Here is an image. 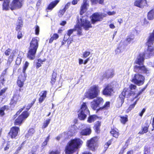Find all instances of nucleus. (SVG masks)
Here are the masks:
<instances>
[{
    "mask_svg": "<svg viewBox=\"0 0 154 154\" xmlns=\"http://www.w3.org/2000/svg\"><path fill=\"white\" fill-rule=\"evenodd\" d=\"M9 109V106L7 105L1 107L0 109V116H2L4 115L5 114L4 111H8Z\"/></svg>",
    "mask_w": 154,
    "mask_h": 154,
    "instance_id": "6ab92c4d",
    "label": "nucleus"
},
{
    "mask_svg": "<svg viewBox=\"0 0 154 154\" xmlns=\"http://www.w3.org/2000/svg\"><path fill=\"white\" fill-rule=\"evenodd\" d=\"M147 17L148 19L149 20L154 19V8L151 10L148 13Z\"/></svg>",
    "mask_w": 154,
    "mask_h": 154,
    "instance_id": "412c9836",
    "label": "nucleus"
},
{
    "mask_svg": "<svg viewBox=\"0 0 154 154\" xmlns=\"http://www.w3.org/2000/svg\"><path fill=\"white\" fill-rule=\"evenodd\" d=\"M50 138V136H48L46 138L45 141L43 142L42 143V146H46L47 143L49 141Z\"/></svg>",
    "mask_w": 154,
    "mask_h": 154,
    "instance_id": "58836bf2",
    "label": "nucleus"
},
{
    "mask_svg": "<svg viewBox=\"0 0 154 154\" xmlns=\"http://www.w3.org/2000/svg\"><path fill=\"white\" fill-rule=\"evenodd\" d=\"M120 120L121 122L125 125V124L126 122L128 121V116L127 115H125V116H120Z\"/></svg>",
    "mask_w": 154,
    "mask_h": 154,
    "instance_id": "aec40b11",
    "label": "nucleus"
},
{
    "mask_svg": "<svg viewBox=\"0 0 154 154\" xmlns=\"http://www.w3.org/2000/svg\"><path fill=\"white\" fill-rule=\"evenodd\" d=\"M5 78L2 76H1L0 78V83L3 85L5 81Z\"/></svg>",
    "mask_w": 154,
    "mask_h": 154,
    "instance_id": "49530a36",
    "label": "nucleus"
},
{
    "mask_svg": "<svg viewBox=\"0 0 154 154\" xmlns=\"http://www.w3.org/2000/svg\"><path fill=\"white\" fill-rule=\"evenodd\" d=\"M35 133V130L33 128H31L28 131V133L26 135V136L28 137L29 136H31Z\"/></svg>",
    "mask_w": 154,
    "mask_h": 154,
    "instance_id": "f704fd0d",
    "label": "nucleus"
},
{
    "mask_svg": "<svg viewBox=\"0 0 154 154\" xmlns=\"http://www.w3.org/2000/svg\"><path fill=\"white\" fill-rule=\"evenodd\" d=\"M112 141V140H109L106 143V144L107 145H108L109 146L111 144Z\"/></svg>",
    "mask_w": 154,
    "mask_h": 154,
    "instance_id": "0e129e2a",
    "label": "nucleus"
},
{
    "mask_svg": "<svg viewBox=\"0 0 154 154\" xmlns=\"http://www.w3.org/2000/svg\"><path fill=\"white\" fill-rule=\"evenodd\" d=\"M110 103L109 102H107L102 107H100L99 109V110H102L106 109L108 108L109 107Z\"/></svg>",
    "mask_w": 154,
    "mask_h": 154,
    "instance_id": "bb28decb",
    "label": "nucleus"
},
{
    "mask_svg": "<svg viewBox=\"0 0 154 154\" xmlns=\"http://www.w3.org/2000/svg\"><path fill=\"white\" fill-rule=\"evenodd\" d=\"M97 116L95 115L90 116L88 118V122L89 123L93 122L97 118Z\"/></svg>",
    "mask_w": 154,
    "mask_h": 154,
    "instance_id": "a878e982",
    "label": "nucleus"
},
{
    "mask_svg": "<svg viewBox=\"0 0 154 154\" xmlns=\"http://www.w3.org/2000/svg\"><path fill=\"white\" fill-rule=\"evenodd\" d=\"M7 89V88H3L0 91V97L3 96L5 92Z\"/></svg>",
    "mask_w": 154,
    "mask_h": 154,
    "instance_id": "de8ad7c7",
    "label": "nucleus"
},
{
    "mask_svg": "<svg viewBox=\"0 0 154 154\" xmlns=\"http://www.w3.org/2000/svg\"><path fill=\"white\" fill-rule=\"evenodd\" d=\"M51 119H48L46 120L44 122L43 125L42 127V129H44L46 128L49 124Z\"/></svg>",
    "mask_w": 154,
    "mask_h": 154,
    "instance_id": "cd10ccee",
    "label": "nucleus"
},
{
    "mask_svg": "<svg viewBox=\"0 0 154 154\" xmlns=\"http://www.w3.org/2000/svg\"><path fill=\"white\" fill-rule=\"evenodd\" d=\"M136 88L137 87L136 85L133 84H131L129 86L128 88V89H130L131 91H134V90H135Z\"/></svg>",
    "mask_w": 154,
    "mask_h": 154,
    "instance_id": "79ce46f5",
    "label": "nucleus"
},
{
    "mask_svg": "<svg viewBox=\"0 0 154 154\" xmlns=\"http://www.w3.org/2000/svg\"><path fill=\"white\" fill-rule=\"evenodd\" d=\"M100 92L98 86L94 85L91 86L85 94V96L89 99H93L97 97Z\"/></svg>",
    "mask_w": 154,
    "mask_h": 154,
    "instance_id": "423d86ee",
    "label": "nucleus"
},
{
    "mask_svg": "<svg viewBox=\"0 0 154 154\" xmlns=\"http://www.w3.org/2000/svg\"><path fill=\"white\" fill-rule=\"evenodd\" d=\"M78 23L75 26V30L77 31L78 35H82V27L87 30L92 27L90 22L87 20L86 16H81L79 19L78 18Z\"/></svg>",
    "mask_w": 154,
    "mask_h": 154,
    "instance_id": "f03ea898",
    "label": "nucleus"
},
{
    "mask_svg": "<svg viewBox=\"0 0 154 154\" xmlns=\"http://www.w3.org/2000/svg\"><path fill=\"white\" fill-rule=\"evenodd\" d=\"M90 53L88 51H85L84 52L82 55V57L83 58H85L88 56L90 54Z\"/></svg>",
    "mask_w": 154,
    "mask_h": 154,
    "instance_id": "a19ab883",
    "label": "nucleus"
},
{
    "mask_svg": "<svg viewBox=\"0 0 154 154\" xmlns=\"http://www.w3.org/2000/svg\"><path fill=\"white\" fill-rule=\"evenodd\" d=\"M146 4V0H137L134 2V5L140 8L143 7Z\"/></svg>",
    "mask_w": 154,
    "mask_h": 154,
    "instance_id": "2eb2a0df",
    "label": "nucleus"
},
{
    "mask_svg": "<svg viewBox=\"0 0 154 154\" xmlns=\"http://www.w3.org/2000/svg\"><path fill=\"white\" fill-rule=\"evenodd\" d=\"M29 114L27 111L24 112L20 116L15 122V125H18L21 124L23 121L26 118L29 116Z\"/></svg>",
    "mask_w": 154,
    "mask_h": 154,
    "instance_id": "9d476101",
    "label": "nucleus"
},
{
    "mask_svg": "<svg viewBox=\"0 0 154 154\" xmlns=\"http://www.w3.org/2000/svg\"><path fill=\"white\" fill-rule=\"evenodd\" d=\"M74 30H75V28L74 29H71L69 30L68 31V33L67 34L69 35V36L72 34Z\"/></svg>",
    "mask_w": 154,
    "mask_h": 154,
    "instance_id": "3c124183",
    "label": "nucleus"
},
{
    "mask_svg": "<svg viewBox=\"0 0 154 154\" xmlns=\"http://www.w3.org/2000/svg\"><path fill=\"white\" fill-rule=\"evenodd\" d=\"M154 42V30L153 32L150 34L148 38L147 45V50L144 53L140 54L134 63L137 64L134 66V71L137 73L135 74L132 79V81L138 85H140L144 83V77L139 73H149V70L143 65L145 58H149L150 56L154 55V48L153 43Z\"/></svg>",
    "mask_w": 154,
    "mask_h": 154,
    "instance_id": "f257e3e1",
    "label": "nucleus"
},
{
    "mask_svg": "<svg viewBox=\"0 0 154 154\" xmlns=\"http://www.w3.org/2000/svg\"><path fill=\"white\" fill-rule=\"evenodd\" d=\"M38 47L37 39L35 38H33L30 43L29 50L27 54V57L28 58L31 60H33L35 58V55Z\"/></svg>",
    "mask_w": 154,
    "mask_h": 154,
    "instance_id": "20e7f679",
    "label": "nucleus"
},
{
    "mask_svg": "<svg viewBox=\"0 0 154 154\" xmlns=\"http://www.w3.org/2000/svg\"><path fill=\"white\" fill-rule=\"evenodd\" d=\"M49 154H59V153L57 151H52Z\"/></svg>",
    "mask_w": 154,
    "mask_h": 154,
    "instance_id": "774afa93",
    "label": "nucleus"
},
{
    "mask_svg": "<svg viewBox=\"0 0 154 154\" xmlns=\"http://www.w3.org/2000/svg\"><path fill=\"white\" fill-rule=\"evenodd\" d=\"M91 106L92 109L94 110L96 109H97V110H98L97 107L99 106L96 102L95 100H94L92 102H91Z\"/></svg>",
    "mask_w": 154,
    "mask_h": 154,
    "instance_id": "b1692460",
    "label": "nucleus"
},
{
    "mask_svg": "<svg viewBox=\"0 0 154 154\" xmlns=\"http://www.w3.org/2000/svg\"><path fill=\"white\" fill-rule=\"evenodd\" d=\"M26 75L24 73H22L19 75L17 80V85L20 87L23 86L24 82L26 79Z\"/></svg>",
    "mask_w": 154,
    "mask_h": 154,
    "instance_id": "f8f14e48",
    "label": "nucleus"
},
{
    "mask_svg": "<svg viewBox=\"0 0 154 154\" xmlns=\"http://www.w3.org/2000/svg\"><path fill=\"white\" fill-rule=\"evenodd\" d=\"M119 86L118 83L116 82L107 85L103 91V94L107 96H110L113 92L114 88H117Z\"/></svg>",
    "mask_w": 154,
    "mask_h": 154,
    "instance_id": "0eeeda50",
    "label": "nucleus"
},
{
    "mask_svg": "<svg viewBox=\"0 0 154 154\" xmlns=\"http://www.w3.org/2000/svg\"><path fill=\"white\" fill-rule=\"evenodd\" d=\"M70 5V2H68L67 4L65 5L64 8L65 10H66L69 7Z\"/></svg>",
    "mask_w": 154,
    "mask_h": 154,
    "instance_id": "6e6d98bb",
    "label": "nucleus"
},
{
    "mask_svg": "<svg viewBox=\"0 0 154 154\" xmlns=\"http://www.w3.org/2000/svg\"><path fill=\"white\" fill-rule=\"evenodd\" d=\"M29 65V63L27 62L26 61L24 64V65L23 69V73H24L25 74V71H26V69H27V67H28Z\"/></svg>",
    "mask_w": 154,
    "mask_h": 154,
    "instance_id": "ea45409f",
    "label": "nucleus"
},
{
    "mask_svg": "<svg viewBox=\"0 0 154 154\" xmlns=\"http://www.w3.org/2000/svg\"><path fill=\"white\" fill-rule=\"evenodd\" d=\"M87 103L86 102H83L79 111L78 118L80 120H84L86 118L87 115L90 114V111Z\"/></svg>",
    "mask_w": 154,
    "mask_h": 154,
    "instance_id": "39448f33",
    "label": "nucleus"
},
{
    "mask_svg": "<svg viewBox=\"0 0 154 154\" xmlns=\"http://www.w3.org/2000/svg\"><path fill=\"white\" fill-rule=\"evenodd\" d=\"M105 16V15L102 14L94 13L91 16V20L92 23L94 24L97 21H101L103 18Z\"/></svg>",
    "mask_w": 154,
    "mask_h": 154,
    "instance_id": "1a4fd4ad",
    "label": "nucleus"
},
{
    "mask_svg": "<svg viewBox=\"0 0 154 154\" xmlns=\"http://www.w3.org/2000/svg\"><path fill=\"white\" fill-rule=\"evenodd\" d=\"M116 53V54H119L121 53V49L120 48L118 47L115 51Z\"/></svg>",
    "mask_w": 154,
    "mask_h": 154,
    "instance_id": "864d4df0",
    "label": "nucleus"
},
{
    "mask_svg": "<svg viewBox=\"0 0 154 154\" xmlns=\"http://www.w3.org/2000/svg\"><path fill=\"white\" fill-rule=\"evenodd\" d=\"M66 11V10H65L64 8L60 10L59 13V17H61L64 14Z\"/></svg>",
    "mask_w": 154,
    "mask_h": 154,
    "instance_id": "a18cd8bd",
    "label": "nucleus"
},
{
    "mask_svg": "<svg viewBox=\"0 0 154 154\" xmlns=\"http://www.w3.org/2000/svg\"><path fill=\"white\" fill-rule=\"evenodd\" d=\"M47 91H42L39 94L40 97L39 99V103H42L46 97Z\"/></svg>",
    "mask_w": 154,
    "mask_h": 154,
    "instance_id": "f3484780",
    "label": "nucleus"
},
{
    "mask_svg": "<svg viewBox=\"0 0 154 154\" xmlns=\"http://www.w3.org/2000/svg\"><path fill=\"white\" fill-rule=\"evenodd\" d=\"M139 99V98H138L136 100L135 102L133 104L130 105L128 108V109L129 110H131L134 107L137 101Z\"/></svg>",
    "mask_w": 154,
    "mask_h": 154,
    "instance_id": "c03bdc74",
    "label": "nucleus"
},
{
    "mask_svg": "<svg viewBox=\"0 0 154 154\" xmlns=\"http://www.w3.org/2000/svg\"><path fill=\"white\" fill-rule=\"evenodd\" d=\"M59 37V35L57 34H54L49 39V43H52L54 40H56Z\"/></svg>",
    "mask_w": 154,
    "mask_h": 154,
    "instance_id": "393cba45",
    "label": "nucleus"
},
{
    "mask_svg": "<svg viewBox=\"0 0 154 154\" xmlns=\"http://www.w3.org/2000/svg\"><path fill=\"white\" fill-rule=\"evenodd\" d=\"M35 101V99H33L32 102L31 103H29L28 104L27 106L26 107V109L27 110H28L34 103Z\"/></svg>",
    "mask_w": 154,
    "mask_h": 154,
    "instance_id": "e433bc0d",
    "label": "nucleus"
},
{
    "mask_svg": "<svg viewBox=\"0 0 154 154\" xmlns=\"http://www.w3.org/2000/svg\"><path fill=\"white\" fill-rule=\"evenodd\" d=\"M114 74L113 71L112 70H110L107 71V75H106L107 78L111 77L113 76Z\"/></svg>",
    "mask_w": 154,
    "mask_h": 154,
    "instance_id": "473e14b6",
    "label": "nucleus"
},
{
    "mask_svg": "<svg viewBox=\"0 0 154 154\" xmlns=\"http://www.w3.org/2000/svg\"><path fill=\"white\" fill-rule=\"evenodd\" d=\"M83 142L80 139L75 138L71 140L66 146L65 151L66 154H71L73 153L75 149L80 147Z\"/></svg>",
    "mask_w": 154,
    "mask_h": 154,
    "instance_id": "7ed1b4c3",
    "label": "nucleus"
},
{
    "mask_svg": "<svg viewBox=\"0 0 154 154\" xmlns=\"http://www.w3.org/2000/svg\"><path fill=\"white\" fill-rule=\"evenodd\" d=\"M146 88V86H145L144 88L142 89L136 95V96L134 97V99L138 98V97L145 90Z\"/></svg>",
    "mask_w": 154,
    "mask_h": 154,
    "instance_id": "4c0bfd02",
    "label": "nucleus"
},
{
    "mask_svg": "<svg viewBox=\"0 0 154 154\" xmlns=\"http://www.w3.org/2000/svg\"><path fill=\"white\" fill-rule=\"evenodd\" d=\"M11 50L10 49H8L7 50H6L5 51V55L6 56L9 55L10 54H11Z\"/></svg>",
    "mask_w": 154,
    "mask_h": 154,
    "instance_id": "8fccbe9b",
    "label": "nucleus"
},
{
    "mask_svg": "<svg viewBox=\"0 0 154 154\" xmlns=\"http://www.w3.org/2000/svg\"><path fill=\"white\" fill-rule=\"evenodd\" d=\"M91 1L93 4H95L98 3V1L97 0H91Z\"/></svg>",
    "mask_w": 154,
    "mask_h": 154,
    "instance_id": "680f3d73",
    "label": "nucleus"
},
{
    "mask_svg": "<svg viewBox=\"0 0 154 154\" xmlns=\"http://www.w3.org/2000/svg\"><path fill=\"white\" fill-rule=\"evenodd\" d=\"M134 95V91H131L130 89L125 88L123 90L122 94L119 96V100L121 103V105L124 102L125 97L128 98L131 96Z\"/></svg>",
    "mask_w": 154,
    "mask_h": 154,
    "instance_id": "6e6552de",
    "label": "nucleus"
},
{
    "mask_svg": "<svg viewBox=\"0 0 154 154\" xmlns=\"http://www.w3.org/2000/svg\"><path fill=\"white\" fill-rule=\"evenodd\" d=\"M63 135V134L59 135L56 137V139L57 140H59L60 138L62 137Z\"/></svg>",
    "mask_w": 154,
    "mask_h": 154,
    "instance_id": "13d9d810",
    "label": "nucleus"
},
{
    "mask_svg": "<svg viewBox=\"0 0 154 154\" xmlns=\"http://www.w3.org/2000/svg\"><path fill=\"white\" fill-rule=\"evenodd\" d=\"M69 36L67 34H65L64 37V38L63 40L66 41L69 37Z\"/></svg>",
    "mask_w": 154,
    "mask_h": 154,
    "instance_id": "5fc2aeb1",
    "label": "nucleus"
},
{
    "mask_svg": "<svg viewBox=\"0 0 154 154\" xmlns=\"http://www.w3.org/2000/svg\"><path fill=\"white\" fill-rule=\"evenodd\" d=\"M134 39V36L133 35H131L128 36L126 39V41L128 43H130Z\"/></svg>",
    "mask_w": 154,
    "mask_h": 154,
    "instance_id": "72a5a7b5",
    "label": "nucleus"
},
{
    "mask_svg": "<svg viewBox=\"0 0 154 154\" xmlns=\"http://www.w3.org/2000/svg\"><path fill=\"white\" fill-rule=\"evenodd\" d=\"M115 13H116V12H114V11H112V12L109 11V12H108L107 13L109 15H113L114 14H115Z\"/></svg>",
    "mask_w": 154,
    "mask_h": 154,
    "instance_id": "052dcab7",
    "label": "nucleus"
},
{
    "mask_svg": "<svg viewBox=\"0 0 154 154\" xmlns=\"http://www.w3.org/2000/svg\"><path fill=\"white\" fill-rule=\"evenodd\" d=\"M88 6L87 0H84L83 3L81 7L80 13V15H82L86 11L87 8Z\"/></svg>",
    "mask_w": 154,
    "mask_h": 154,
    "instance_id": "4468645a",
    "label": "nucleus"
},
{
    "mask_svg": "<svg viewBox=\"0 0 154 154\" xmlns=\"http://www.w3.org/2000/svg\"><path fill=\"white\" fill-rule=\"evenodd\" d=\"M21 100V97L19 94H15L14 95L13 98L10 102L11 105L16 104L17 102L20 101Z\"/></svg>",
    "mask_w": 154,
    "mask_h": 154,
    "instance_id": "dca6fc26",
    "label": "nucleus"
},
{
    "mask_svg": "<svg viewBox=\"0 0 154 154\" xmlns=\"http://www.w3.org/2000/svg\"><path fill=\"white\" fill-rule=\"evenodd\" d=\"M6 69H5L2 72L1 76H2L4 77L5 75V74L6 73Z\"/></svg>",
    "mask_w": 154,
    "mask_h": 154,
    "instance_id": "69168bd1",
    "label": "nucleus"
},
{
    "mask_svg": "<svg viewBox=\"0 0 154 154\" xmlns=\"http://www.w3.org/2000/svg\"><path fill=\"white\" fill-rule=\"evenodd\" d=\"M23 25V23L22 20H19V24L17 25V27H16V30H20V28L22 27Z\"/></svg>",
    "mask_w": 154,
    "mask_h": 154,
    "instance_id": "c9c22d12",
    "label": "nucleus"
},
{
    "mask_svg": "<svg viewBox=\"0 0 154 154\" xmlns=\"http://www.w3.org/2000/svg\"><path fill=\"white\" fill-rule=\"evenodd\" d=\"M110 133L113 136L116 138H118L119 135V133L114 129H112L110 131Z\"/></svg>",
    "mask_w": 154,
    "mask_h": 154,
    "instance_id": "7c9ffc66",
    "label": "nucleus"
},
{
    "mask_svg": "<svg viewBox=\"0 0 154 154\" xmlns=\"http://www.w3.org/2000/svg\"><path fill=\"white\" fill-rule=\"evenodd\" d=\"M101 125V122L99 121L97 122L94 125V128L96 131L98 133L100 127Z\"/></svg>",
    "mask_w": 154,
    "mask_h": 154,
    "instance_id": "2f4dec72",
    "label": "nucleus"
},
{
    "mask_svg": "<svg viewBox=\"0 0 154 154\" xmlns=\"http://www.w3.org/2000/svg\"><path fill=\"white\" fill-rule=\"evenodd\" d=\"M148 129V127L147 126L143 128L142 131L140 132L139 133L142 134H144L147 132Z\"/></svg>",
    "mask_w": 154,
    "mask_h": 154,
    "instance_id": "37998d69",
    "label": "nucleus"
},
{
    "mask_svg": "<svg viewBox=\"0 0 154 154\" xmlns=\"http://www.w3.org/2000/svg\"><path fill=\"white\" fill-rule=\"evenodd\" d=\"M146 111V109L145 108H143L141 112L139 114V115L140 116H142L144 113Z\"/></svg>",
    "mask_w": 154,
    "mask_h": 154,
    "instance_id": "4d7b16f0",
    "label": "nucleus"
},
{
    "mask_svg": "<svg viewBox=\"0 0 154 154\" xmlns=\"http://www.w3.org/2000/svg\"><path fill=\"white\" fill-rule=\"evenodd\" d=\"M22 37V32L19 31L17 34V38L18 39H20V38H21Z\"/></svg>",
    "mask_w": 154,
    "mask_h": 154,
    "instance_id": "603ef678",
    "label": "nucleus"
},
{
    "mask_svg": "<svg viewBox=\"0 0 154 154\" xmlns=\"http://www.w3.org/2000/svg\"><path fill=\"white\" fill-rule=\"evenodd\" d=\"M97 141V138L94 137L92 138L90 140L88 141L87 143L88 146L90 149L94 151L95 149L96 146V142Z\"/></svg>",
    "mask_w": 154,
    "mask_h": 154,
    "instance_id": "9b49d317",
    "label": "nucleus"
},
{
    "mask_svg": "<svg viewBox=\"0 0 154 154\" xmlns=\"http://www.w3.org/2000/svg\"><path fill=\"white\" fill-rule=\"evenodd\" d=\"M19 131V128L18 127H14L12 128L9 134L11 138H14L17 135L18 132Z\"/></svg>",
    "mask_w": 154,
    "mask_h": 154,
    "instance_id": "ddd939ff",
    "label": "nucleus"
},
{
    "mask_svg": "<svg viewBox=\"0 0 154 154\" xmlns=\"http://www.w3.org/2000/svg\"><path fill=\"white\" fill-rule=\"evenodd\" d=\"M79 0H73L72 2V4L73 5L76 4Z\"/></svg>",
    "mask_w": 154,
    "mask_h": 154,
    "instance_id": "bf43d9fd",
    "label": "nucleus"
},
{
    "mask_svg": "<svg viewBox=\"0 0 154 154\" xmlns=\"http://www.w3.org/2000/svg\"><path fill=\"white\" fill-rule=\"evenodd\" d=\"M35 30L36 35H38L39 33V28L38 26H35Z\"/></svg>",
    "mask_w": 154,
    "mask_h": 154,
    "instance_id": "09e8293b",
    "label": "nucleus"
},
{
    "mask_svg": "<svg viewBox=\"0 0 154 154\" xmlns=\"http://www.w3.org/2000/svg\"><path fill=\"white\" fill-rule=\"evenodd\" d=\"M153 150L151 149L150 147L145 146L143 154H152Z\"/></svg>",
    "mask_w": 154,
    "mask_h": 154,
    "instance_id": "5701e85b",
    "label": "nucleus"
},
{
    "mask_svg": "<svg viewBox=\"0 0 154 154\" xmlns=\"http://www.w3.org/2000/svg\"><path fill=\"white\" fill-rule=\"evenodd\" d=\"M41 66V63L38 62L36 63V68H38Z\"/></svg>",
    "mask_w": 154,
    "mask_h": 154,
    "instance_id": "338daca9",
    "label": "nucleus"
},
{
    "mask_svg": "<svg viewBox=\"0 0 154 154\" xmlns=\"http://www.w3.org/2000/svg\"><path fill=\"white\" fill-rule=\"evenodd\" d=\"M57 74L56 72H53L52 75V77L51 79V83L52 85L54 84L56 81V78L57 77Z\"/></svg>",
    "mask_w": 154,
    "mask_h": 154,
    "instance_id": "c85d7f7f",
    "label": "nucleus"
},
{
    "mask_svg": "<svg viewBox=\"0 0 154 154\" xmlns=\"http://www.w3.org/2000/svg\"><path fill=\"white\" fill-rule=\"evenodd\" d=\"M59 0H56L51 3L48 6L47 9L52 10L59 2Z\"/></svg>",
    "mask_w": 154,
    "mask_h": 154,
    "instance_id": "a211bd4d",
    "label": "nucleus"
},
{
    "mask_svg": "<svg viewBox=\"0 0 154 154\" xmlns=\"http://www.w3.org/2000/svg\"><path fill=\"white\" fill-rule=\"evenodd\" d=\"M95 101L99 106V105L103 104V99L101 97H98L96 99H94Z\"/></svg>",
    "mask_w": 154,
    "mask_h": 154,
    "instance_id": "c756f323",
    "label": "nucleus"
},
{
    "mask_svg": "<svg viewBox=\"0 0 154 154\" xmlns=\"http://www.w3.org/2000/svg\"><path fill=\"white\" fill-rule=\"evenodd\" d=\"M109 27L111 29H114L115 28V26L113 24H110L109 25Z\"/></svg>",
    "mask_w": 154,
    "mask_h": 154,
    "instance_id": "e2e57ef3",
    "label": "nucleus"
},
{
    "mask_svg": "<svg viewBox=\"0 0 154 154\" xmlns=\"http://www.w3.org/2000/svg\"><path fill=\"white\" fill-rule=\"evenodd\" d=\"M91 133V130L90 128H88L85 129H83L81 132L82 135H89Z\"/></svg>",
    "mask_w": 154,
    "mask_h": 154,
    "instance_id": "4be33fe9",
    "label": "nucleus"
}]
</instances>
